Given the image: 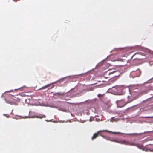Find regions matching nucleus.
<instances>
[{"mask_svg": "<svg viewBox=\"0 0 153 153\" xmlns=\"http://www.w3.org/2000/svg\"><path fill=\"white\" fill-rule=\"evenodd\" d=\"M53 84V83H51L50 84H48L42 87V88H40L39 90H42L43 89H46L48 88L49 87L51 86Z\"/></svg>", "mask_w": 153, "mask_h": 153, "instance_id": "nucleus-6", "label": "nucleus"}, {"mask_svg": "<svg viewBox=\"0 0 153 153\" xmlns=\"http://www.w3.org/2000/svg\"><path fill=\"white\" fill-rule=\"evenodd\" d=\"M24 87H21V88H19L18 89H15V90H19L20 91H22L23 89V88Z\"/></svg>", "mask_w": 153, "mask_h": 153, "instance_id": "nucleus-13", "label": "nucleus"}, {"mask_svg": "<svg viewBox=\"0 0 153 153\" xmlns=\"http://www.w3.org/2000/svg\"><path fill=\"white\" fill-rule=\"evenodd\" d=\"M4 115L5 116L7 117H9V115L8 114H4Z\"/></svg>", "mask_w": 153, "mask_h": 153, "instance_id": "nucleus-15", "label": "nucleus"}, {"mask_svg": "<svg viewBox=\"0 0 153 153\" xmlns=\"http://www.w3.org/2000/svg\"><path fill=\"white\" fill-rule=\"evenodd\" d=\"M142 150L146 151H147L149 150L150 151H151L149 149L147 146H146L145 147L143 146V148Z\"/></svg>", "mask_w": 153, "mask_h": 153, "instance_id": "nucleus-8", "label": "nucleus"}, {"mask_svg": "<svg viewBox=\"0 0 153 153\" xmlns=\"http://www.w3.org/2000/svg\"><path fill=\"white\" fill-rule=\"evenodd\" d=\"M116 102L118 106L120 108H121L124 106L127 103L125 102L123 100H117Z\"/></svg>", "mask_w": 153, "mask_h": 153, "instance_id": "nucleus-5", "label": "nucleus"}, {"mask_svg": "<svg viewBox=\"0 0 153 153\" xmlns=\"http://www.w3.org/2000/svg\"><path fill=\"white\" fill-rule=\"evenodd\" d=\"M145 118H153V116L151 117H144Z\"/></svg>", "mask_w": 153, "mask_h": 153, "instance_id": "nucleus-14", "label": "nucleus"}, {"mask_svg": "<svg viewBox=\"0 0 153 153\" xmlns=\"http://www.w3.org/2000/svg\"><path fill=\"white\" fill-rule=\"evenodd\" d=\"M46 117V116L45 115L42 114H41L37 116V118H39L40 119L42 118H45Z\"/></svg>", "mask_w": 153, "mask_h": 153, "instance_id": "nucleus-9", "label": "nucleus"}, {"mask_svg": "<svg viewBox=\"0 0 153 153\" xmlns=\"http://www.w3.org/2000/svg\"><path fill=\"white\" fill-rule=\"evenodd\" d=\"M104 94H103V95H102L101 94H99L97 95V97L99 98H100L101 97H102L103 95H104Z\"/></svg>", "mask_w": 153, "mask_h": 153, "instance_id": "nucleus-11", "label": "nucleus"}, {"mask_svg": "<svg viewBox=\"0 0 153 153\" xmlns=\"http://www.w3.org/2000/svg\"><path fill=\"white\" fill-rule=\"evenodd\" d=\"M102 131V132H109V133H111V131H108V130H103Z\"/></svg>", "mask_w": 153, "mask_h": 153, "instance_id": "nucleus-12", "label": "nucleus"}, {"mask_svg": "<svg viewBox=\"0 0 153 153\" xmlns=\"http://www.w3.org/2000/svg\"><path fill=\"white\" fill-rule=\"evenodd\" d=\"M117 142L121 144H123L125 145H129L131 146H136L139 148L140 149H142L143 148V146L141 145H140L139 144H137L134 143L132 142L126 141L125 140H120L118 141H117Z\"/></svg>", "mask_w": 153, "mask_h": 153, "instance_id": "nucleus-2", "label": "nucleus"}, {"mask_svg": "<svg viewBox=\"0 0 153 153\" xmlns=\"http://www.w3.org/2000/svg\"><path fill=\"white\" fill-rule=\"evenodd\" d=\"M141 74V71L139 69H137L136 70L133 71L130 73V76L133 78L139 76Z\"/></svg>", "mask_w": 153, "mask_h": 153, "instance_id": "nucleus-4", "label": "nucleus"}, {"mask_svg": "<svg viewBox=\"0 0 153 153\" xmlns=\"http://www.w3.org/2000/svg\"><path fill=\"white\" fill-rule=\"evenodd\" d=\"M117 49H114L113 51H117Z\"/></svg>", "mask_w": 153, "mask_h": 153, "instance_id": "nucleus-16", "label": "nucleus"}, {"mask_svg": "<svg viewBox=\"0 0 153 153\" xmlns=\"http://www.w3.org/2000/svg\"><path fill=\"white\" fill-rule=\"evenodd\" d=\"M99 134V133H95L94 134L93 136L92 137V140H94V139L96 138L97 137H98V135Z\"/></svg>", "mask_w": 153, "mask_h": 153, "instance_id": "nucleus-7", "label": "nucleus"}, {"mask_svg": "<svg viewBox=\"0 0 153 153\" xmlns=\"http://www.w3.org/2000/svg\"><path fill=\"white\" fill-rule=\"evenodd\" d=\"M25 101L26 103L29 104L30 102V98L26 99L25 100Z\"/></svg>", "mask_w": 153, "mask_h": 153, "instance_id": "nucleus-10", "label": "nucleus"}, {"mask_svg": "<svg viewBox=\"0 0 153 153\" xmlns=\"http://www.w3.org/2000/svg\"><path fill=\"white\" fill-rule=\"evenodd\" d=\"M7 103L11 104L17 105L18 103L20 102V100L18 98H16L14 96L10 94L8 95L5 98Z\"/></svg>", "mask_w": 153, "mask_h": 153, "instance_id": "nucleus-1", "label": "nucleus"}, {"mask_svg": "<svg viewBox=\"0 0 153 153\" xmlns=\"http://www.w3.org/2000/svg\"><path fill=\"white\" fill-rule=\"evenodd\" d=\"M116 71H113V72H110L109 70L105 71L103 75V76L105 78H110L113 76H116L117 75L114 74L116 72Z\"/></svg>", "mask_w": 153, "mask_h": 153, "instance_id": "nucleus-3", "label": "nucleus"}]
</instances>
